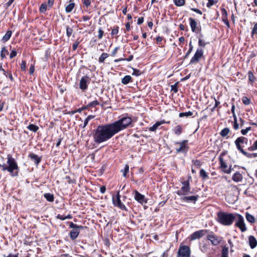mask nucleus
<instances>
[{
    "label": "nucleus",
    "mask_w": 257,
    "mask_h": 257,
    "mask_svg": "<svg viewBox=\"0 0 257 257\" xmlns=\"http://www.w3.org/2000/svg\"><path fill=\"white\" fill-rule=\"evenodd\" d=\"M115 135L110 123L99 125L94 130L93 141L95 143L99 144L107 141Z\"/></svg>",
    "instance_id": "1"
},
{
    "label": "nucleus",
    "mask_w": 257,
    "mask_h": 257,
    "mask_svg": "<svg viewBox=\"0 0 257 257\" xmlns=\"http://www.w3.org/2000/svg\"><path fill=\"white\" fill-rule=\"evenodd\" d=\"M133 121L132 118L127 114L119 116L118 119L113 122L110 123L115 134L129 127Z\"/></svg>",
    "instance_id": "2"
},
{
    "label": "nucleus",
    "mask_w": 257,
    "mask_h": 257,
    "mask_svg": "<svg viewBox=\"0 0 257 257\" xmlns=\"http://www.w3.org/2000/svg\"><path fill=\"white\" fill-rule=\"evenodd\" d=\"M218 221L223 225H231L235 218V214L224 212H219L217 214Z\"/></svg>",
    "instance_id": "3"
},
{
    "label": "nucleus",
    "mask_w": 257,
    "mask_h": 257,
    "mask_svg": "<svg viewBox=\"0 0 257 257\" xmlns=\"http://www.w3.org/2000/svg\"><path fill=\"white\" fill-rule=\"evenodd\" d=\"M69 227L73 229L70 232V237L72 239L74 240L78 236L80 232L79 229H83L84 226L78 225L71 222L69 224Z\"/></svg>",
    "instance_id": "4"
},
{
    "label": "nucleus",
    "mask_w": 257,
    "mask_h": 257,
    "mask_svg": "<svg viewBox=\"0 0 257 257\" xmlns=\"http://www.w3.org/2000/svg\"><path fill=\"white\" fill-rule=\"evenodd\" d=\"M182 186L179 190L177 192V194L180 196H184L188 194L190 191V186L188 180L184 181L182 182Z\"/></svg>",
    "instance_id": "5"
},
{
    "label": "nucleus",
    "mask_w": 257,
    "mask_h": 257,
    "mask_svg": "<svg viewBox=\"0 0 257 257\" xmlns=\"http://www.w3.org/2000/svg\"><path fill=\"white\" fill-rule=\"evenodd\" d=\"M203 57V50L202 48H198L196 50L194 56L191 58L189 64L198 63L200 59Z\"/></svg>",
    "instance_id": "6"
},
{
    "label": "nucleus",
    "mask_w": 257,
    "mask_h": 257,
    "mask_svg": "<svg viewBox=\"0 0 257 257\" xmlns=\"http://www.w3.org/2000/svg\"><path fill=\"white\" fill-rule=\"evenodd\" d=\"M7 163L9 165V166L8 167V171L11 173H12L14 170L18 169V166L17 163L15 159L13 158L12 156L10 155L8 156Z\"/></svg>",
    "instance_id": "7"
},
{
    "label": "nucleus",
    "mask_w": 257,
    "mask_h": 257,
    "mask_svg": "<svg viewBox=\"0 0 257 257\" xmlns=\"http://www.w3.org/2000/svg\"><path fill=\"white\" fill-rule=\"evenodd\" d=\"M236 216L237 218V220L235 223V226L238 227L242 232L245 231L247 228L243 216L239 214H236L235 217Z\"/></svg>",
    "instance_id": "8"
},
{
    "label": "nucleus",
    "mask_w": 257,
    "mask_h": 257,
    "mask_svg": "<svg viewBox=\"0 0 257 257\" xmlns=\"http://www.w3.org/2000/svg\"><path fill=\"white\" fill-rule=\"evenodd\" d=\"M112 202L113 205L120 208L122 210H126V208L125 206L121 202L120 200V195L119 194V191H118L117 193L116 196L115 197H113Z\"/></svg>",
    "instance_id": "9"
},
{
    "label": "nucleus",
    "mask_w": 257,
    "mask_h": 257,
    "mask_svg": "<svg viewBox=\"0 0 257 257\" xmlns=\"http://www.w3.org/2000/svg\"><path fill=\"white\" fill-rule=\"evenodd\" d=\"M178 257H190V249L189 247L186 245L180 246L178 252Z\"/></svg>",
    "instance_id": "10"
},
{
    "label": "nucleus",
    "mask_w": 257,
    "mask_h": 257,
    "mask_svg": "<svg viewBox=\"0 0 257 257\" xmlns=\"http://www.w3.org/2000/svg\"><path fill=\"white\" fill-rule=\"evenodd\" d=\"M90 82L89 76L86 75L81 78L79 82V88L82 91H85L88 88V85Z\"/></svg>",
    "instance_id": "11"
},
{
    "label": "nucleus",
    "mask_w": 257,
    "mask_h": 257,
    "mask_svg": "<svg viewBox=\"0 0 257 257\" xmlns=\"http://www.w3.org/2000/svg\"><path fill=\"white\" fill-rule=\"evenodd\" d=\"M219 161L220 164V168L222 169V171L226 174H230L232 170L231 166L228 167L227 165L224 161L221 155L219 157Z\"/></svg>",
    "instance_id": "12"
},
{
    "label": "nucleus",
    "mask_w": 257,
    "mask_h": 257,
    "mask_svg": "<svg viewBox=\"0 0 257 257\" xmlns=\"http://www.w3.org/2000/svg\"><path fill=\"white\" fill-rule=\"evenodd\" d=\"M207 233V230L205 229H202L200 230L196 231L193 232L190 235L191 240H195L196 239L200 238L202 236H204Z\"/></svg>",
    "instance_id": "13"
},
{
    "label": "nucleus",
    "mask_w": 257,
    "mask_h": 257,
    "mask_svg": "<svg viewBox=\"0 0 257 257\" xmlns=\"http://www.w3.org/2000/svg\"><path fill=\"white\" fill-rule=\"evenodd\" d=\"M187 142L188 141L185 140L181 142H177L176 144H179L180 147L176 149V152L177 153H185L187 151Z\"/></svg>",
    "instance_id": "14"
},
{
    "label": "nucleus",
    "mask_w": 257,
    "mask_h": 257,
    "mask_svg": "<svg viewBox=\"0 0 257 257\" xmlns=\"http://www.w3.org/2000/svg\"><path fill=\"white\" fill-rule=\"evenodd\" d=\"M134 193V198L139 203L143 204L147 202L144 195L141 194L137 190H135Z\"/></svg>",
    "instance_id": "15"
},
{
    "label": "nucleus",
    "mask_w": 257,
    "mask_h": 257,
    "mask_svg": "<svg viewBox=\"0 0 257 257\" xmlns=\"http://www.w3.org/2000/svg\"><path fill=\"white\" fill-rule=\"evenodd\" d=\"M199 197L198 195H193L190 196H182L180 199L183 202H186L188 203L192 202L195 203Z\"/></svg>",
    "instance_id": "16"
},
{
    "label": "nucleus",
    "mask_w": 257,
    "mask_h": 257,
    "mask_svg": "<svg viewBox=\"0 0 257 257\" xmlns=\"http://www.w3.org/2000/svg\"><path fill=\"white\" fill-rule=\"evenodd\" d=\"M207 239L209 240L214 245H218L221 241L220 237L214 234L208 235Z\"/></svg>",
    "instance_id": "17"
},
{
    "label": "nucleus",
    "mask_w": 257,
    "mask_h": 257,
    "mask_svg": "<svg viewBox=\"0 0 257 257\" xmlns=\"http://www.w3.org/2000/svg\"><path fill=\"white\" fill-rule=\"evenodd\" d=\"M248 244L251 249L255 248L257 246V240L253 235L248 236Z\"/></svg>",
    "instance_id": "18"
},
{
    "label": "nucleus",
    "mask_w": 257,
    "mask_h": 257,
    "mask_svg": "<svg viewBox=\"0 0 257 257\" xmlns=\"http://www.w3.org/2000/svg\"><path fill=\"white\" fill-rule=\"evenodd\" d=\"M29 157L37 165H38L41 161V158L39 157L38 155L30 153L29 155Z\"/></svg>",
    "instance_id": "19"
},
{
    "label": "nucleus",
    "mask_w": 257,
    "mask_h": 257,
    "mask_svg": "<svg viewBox=\"0 0 257 257\" xmlns=\"http://www.w3.org/2000/svg\"><path fill=\"white\" fill-rule=\"evenodd\" d=\"M242 175L239 172H236V173H235L232 177V180L235 182H241L242 180Z\"/></svg>",
    "instance_id": "20"
},
{
    "label": "nucleus",
    "mask_w": 257,
    "mask_h": 257,
    "mask_svg": "<svg viewBox=\"0 0 257 257\" xmlns=\"http://www.w3.org/2000/svg\"><path fill=\"white\" fill-rule=\"evenodd\" d=\"M190 25L191 28V30L193 32H196L197 29V23L196 21L193 18H189Z\"/></svg>",
    "instance_id": "21"
},
{
    "label": "nucleus",
    "mask_w": 257,
    "mask_h": 257,
    "mask_svg": "<svg viewBox=\"0 0 257 257\" xmlns=\"http://www.w3.org/2000/svg\"><path fill=\"white\" fill-rule=\"evenodd\" d=\"M165 122L164 120L159 121L156 122L152 126L149 128V130L151 132H155L161 124H164Z\"/></svg>",
    "instance_id": "22"
},
{
    "label": "nucleus",
    "mask_w": 257,
    "mask_h": 257,
    "mask_svg": "<svg viewBox=\"0 0 257 257\" xmlns=\"http://www.w3.org/2000/svg\"><path fill=\"white\" fill-rule=\"evenodd\" d=\"M69 4L65 7V11L67 13H70L73 10L75 4L72 1H69Z\"/></svg>",
    "instance_id": "23"
},
{
    "label": "nucleus",
    "mask_w": 257,
    "mask_h": 257,
    "mask_svg": "<svg viewBox=\"0 0 257 257\" xmlns=\"http://www.w3.org/2000/svg\"><path fill=\"white\" fill-rule=\"evenodd\" d=\"M131 82H132V78L130 75H125L121 79V83L124 85H126Z\"/></svg>",
    "instance_id": "24"
},
{
    "label": "nucleus",
    "mask_w": 257,
    "mask_h": 257,
    "mask_svg": "<svg viewBox=\"0 0 257 257\" xmlns=\"http://www.w3.org/2000/svg\"><path fill=\"white\" fill-rule=\"evenodd\" d=\"M199 174L200 176L202 178L203 180H206L209 178L208 174L203 169L200 170Z\"/></svg>",
    "instance_id": "25"
},
{
    "label": "nucleus",
    "mask_w": 257,
    "mask_h": 257,
    "mask_svg": "<svg viewBox=\"0 0 257 257\" xmlns=\"http://www.w3.org/2000/svg\"><path fill=\"white\" fill-rule=\"evenodd\" d=\"M245 217L246 220L251 223H253L255 222L254 217L248 212H246Z\"/></svg>",
    "instance_id": "26"
},
{
    "label": "nucleus",
    "mask_w": 257,
    "mask_h": 257,
    "mask_svg": "<svg viewBox=\"0 0 257 257\" xmlns=\"http://www.w3.org/2000/svg\"><path fill=\"white\" fill-rule=\"evenodd\" d=\"M248 79L250 83H253L255 81V77L251 71L248 72Z\"/></svg>",
    "instance_id": "27"
},
{
    "label": "nucleus",
    "mask_w": 257,
    "mask_h": 257,
    "mask_svg": "<svg viewBox=\"0 0 257 257\" xmlns=\"http://www.w3.org/2000/svg\"><path fill=\"white\" fill-rule=\"evenodd\" d=\"M173 131L176 135L179 136L182 133V127L181 125H178L174 127Z\"/></svg>",
    "instance_id": "28"
},
{
    "label": "nucleus",
    "mask_w": 257,
    "mask_h": 257,
    "mask_svg": "<svg viewBox=\"0 0 257 257\" xmlns=\"http://www.w3.org/2000/svg\"><path fill=\"white\" fill-rule=\"evenodd\" d=\"M12 34V33L11 31H8L3 38V41L4 42L8 41L10 39Z\"/></svg>",
    "instance_id": "29"
},
{
    "label": "nucleus",
    "mask_w": 257,
    "mask_h": 257,
    "mask_svg": "<svg viewBox=\"0 0 257 257\" xmlns=\"http://www.w3.org/2000/svg\"><path fill=\"white\" fill-rule=\"evenodd\" d=\"M228 247L226 246H224L222 247L221 257H228Z\"/></svg>",
    "instance_id": "30"
},
{
    "label": "nucleus",
    "mask_w": 257,
    "mask_h": 257,
    "mask_svg": "<svg viewBox=\"0 0 257 257\" xmlns=\"http://www.w3.org/2000/svg\"><path fill=\"white\" fill-rule=\"evenodd\" d=\"M9 52L7 50L5 47H3L2 48L1 51V57L2 59L5 58L7 55H8Z\"/></svg>",
    "instance_id": "31"
},
{
    "label": "nucleus",
    "mask_w": 257,
    "mask_h": 257,
    "mask_svg": "<svg viewBox=\"0 0 257 257\" xmlns=\"http://www.w3.org/2000/svg\"><path fill=\"white\" fill-rule=\"evenodd\" d=\"M27 128L33 132H36L38 130L39 127L35 124H30L27 126Z\"/></svg>",
    "instance_id": "32"
},
{
    "label": "nucleus",
    "mask_w": 257,
    "mask_h": 257,
    "mask_svg": "<svg viewBox=\"0 0 257 257\" xmlns=\"http://www.w3.org/2000/svg\"><path fill=\"white\" fill-rule=\"evenodd\" d=\"M44 197L49 202H53L54 201L53 195L51 193H45Z\"/></svg>",
    "instance_id": "33"
},
{
    "label": "nucleus",
    "mask_w": 257,
    "mask_h": 257,
    "mask_svg": "<svg viewBox=\"0 0 257 257\" xmlns=\"http://www.w3.org/2000/svg\"><path fill=\"white\" fill-rule=\"evenodd\" d=\"M229 129L228 127H225L220 132V135L222 137H225L229 134Z\"/></svg>",
    "instance_id": "34"
},
{
    "label": "nucleus",
    "mask_w": 257,
    "mask_h": 257,
    "mask_svg": "<svg viewBox=\"0 0 257 257\" xmlns=\"http://www.w3.org/2000/svg\"><path fill=\"white\" fill-rule=\"evenodd\" d=\"M247 139L243 137L238 138L235 141V144H243L246 143Z\"/></svg>",
    "instance_id": "35"
},
{
    "label": "nucleus",
    "mask_w": 257,
    "mask_h": 257,
    "mask_svg": "<svg viewBox=\"0 0 257 257\" xmlns=\"http://www.w3.org/2000/svg\"><path fill=\"white\" fill-rule=\"evenodd\" d=\"M109 56V55L106 53H103L100 57L99 58V62L100 63H103L105 59Z\"/></svg>",
    "instance_id": "36"
},
{
    "label": "nucleus",
    "mask_w": 257,
    "mask_h": 257,
    "mask_svg": "<svg viewBox=\"0 0 257 257\" xmlns=\"http://www.w3.org/2000/svg\"><path fill=\"white\" fill-rule=\"evenodd\" d=\"M193 115L192 111H189L188 112H181L179 113V116L182 117L184 116L188 117Z\"/></svg>",
    "instance_id": "37"
},
{
    "label": "nucleus",
    "mask_w": 257,
    "mask_h": 257,
    "mask_svg": "<svg viewBox=\"0 0 257 257\" xmlns=\"http://www.w3.org/2000/svg\"><path fill=\"white\" fill-rule=\"evenodd\" d=\"M174 2L176 6L178 7H181L185 4V0H174Z\"/></svg>",
    "instance_id": "38"
},
{
    "label": "nucleus",
    "mask_w": 257,
    "mask_h": 257,
    "mask_svg": "<svg viewBox=\"0 0 257 257\" xmlns=\"http://www.w3.org/2000/svg\"><path fill=\"white\" fill-rule=\"evenodd\" d=\"M73 29L69 26H66V35L68 37H70L73 33Z\"/></svg>",
    "instance_id": "39"
},
{
    "label": "nucleus",
    "mask_w": 257,
    "mask_h": 257,
    "mask_svg": "<svg viewBox=\"0 0 257 257\" xmlns=\"http://www.w3.org/2000/svg\"><path fill=\"white\" fill-rule=\"evenodd\" d=\"M242 101L245 105H248L250 103V99H249L246 96H243L242 98Z\"/></svg>",
    "instance_id": "40"
},
{
    "label": "nucleus",
    "mask_w": 257,
    "mask_h": 257,
    "mask_svg": "<svg viewBox=\"0 0 257 257\" xmlns=\"http://www.w3.org/2000/svg\"><path fill=\"white\" fill-rule=\"evenodd\" d=\"M47 10V5L45 3L41 4L40 7V12L42 13H44Z\"/></svg>",
    "instance_id": "41"
},
{
    "label": "nucleus",
    "mask_w": 257,
    "mask_h": 257,
    "mask_svg": "<svg viewBox=\"0 0 257 257\" xmlns=\"http://www.w3.org/2000/svg\"><path fill=\"white\" fill-rule=\"evenodd\" d=\"M129 171V166L128 165H125L124 168L123 170H121V172L123 173V176L125 177L126 176V174Z\"/></svg>",
    "instance_id": "42"
},
{
    "label": "nucleus",
    "mask_w": 257,
    "mask_h": 257,
    "mask_svg": "<svg viewBox=\"0 0 257 257\" xmlns=\"http://www.w3.org/2000/svg\"><path fill=\"white\" fill-rule=\"evenodd\" d=\"M208 2L206 4L207 7L210 8L213 5L216 3L217 2L214 0H208Z\"/></svg>",
    "instance_id": "43"
},
{
    "label": "nucleus",
    "mask_w": 257,
    "mask_h": 257,
    "mask_svg": "<svg viewBox=\"0 0 257 257\" xmlns=\"http://www.w3.org/2000/svg\"><path fill=\"white\" fill-rule=\"evenodd\" d=\"M192 50H193V46L192 45L191 42H190L189 43V49L185 56V58H187L189 55V54L192 52Z\"/></svg>",
    "instance_id": "44"
},
{
    "label": "nucleus",
    "mask_w": 257,
    "mask_h": 257,
    "mask_svg": "<svg viewBox=\"0 0 257 257\" xmlns=\"http://www.w3.org/2000/svg\"><path fill=\"white\" fill-rule=\"evenodd\" d=\"M133 59V56L131 55L129 56V57L128 58H127L126 59L121 58V59H115V60H114V61L115 62H118L119 61H122V60H126L127 61H130L132 60Z\"/></svg>",
    "instance_id": "45"
},
{
    "label": "nucleus",
    "mask_w": 257,
    "mask_h": 257,
    "mask_svg": "<svg viewBox=\"0 0 257 257\" xmlns=\"http://www.w3.org/2000/svg\"><path fill=\"white\" fill-rule=\"evenodd\" d=\"M171 90L173 91L174 93H177L178 92V87H177V83H175L174 85H171Z\"/></svg>",
    "instance_id": "46"
},
{
    "label": "nucleus",
    "mask_w": 257,
    "mask_h": 257,
    "mask_svg": "<svg viewBox=\"0 0 257 257\" xmlns=\"http://www.w3.org/2000/svg\"><path fill=\"white\" fill-rule=\"evenodd\" d=\"M256 33H257V23H255L254 25V26H253V29L251 32V37H253V36Z\"/></svg>",
    "instance_id": "47"
},
{
    "label": "nucleus",
    "mask_w": 257,
    "mask_h": 257,
    "mask_svg": "<svg viewBox=\"0 0 257 257\" xmlns=\"http://www.w3.org/2000/svg\"><path fill=\"white\" fill-rule=\"evenodd\" d=\"M221 11L222 14V18H227V12L226 10L225 9L222 8L221 9Z\"/></svg>",
    "instance_id": "48"
},
{
    "label": "nucleus",
    "mask_w": 257,
    "mask_h": 257,
    "mask_svg": "<svg viewBox=\"0 0 257 257\" xmlns=\"http://www.w3.org/2000/svg\"><path fill=\"white\" fill-rule=\"evenodd\" d=\"M99 104V102L97 100H94V101H93L92 102L89 103V104H88L87 106L89 108L90 107L96 106L97 105H98Z\"/></svg>",
    "instance_id": "49"
},
{
    "label": "nucleus",
    "mask_w": 257,
    "mask_h": 257,
    "mask_svg": "<svg viewBox=\"0 0 257 257\" xmlns=\"http://www.w3.org/2000/svg\"><path fill=\"white\" fill-rule=\"evenodd\" d=\"M118 27H114L112 30L111 34V35L114 36V35H117L118 34Z\"/></svg>",
    "instance_id": "50"
},
{
    "label": "nucleus",
    "mask_w": 257,
    "mask_h": 257,
    "mask_svg": "<svg viewBox=\"0 0 257 257\" xmlns=\"http://www.w3.org/2000/svg\"><path fill=\"white\" fill-rule=\"evenodd\" d=\"M235 145L239 151H240L243 154H246V153L243 151L242 147L241 146L240 143L235 144Z\"/></svg>",
    "instance_id": "51"
},
{
    "label": "nucleus",
    "mask_w": 257,
    "mask_h": 257,
    "mask_svg": "<svg viewBox=\"0 0 257 257\" xmlns=\"http://www.w3.org/2000/svg\"><path fill=\"white\" fill-rule=\"evenodd\" d=\"M103 34H104V32L103 31L102 29L101 28H100L98 30V38L99 39H102Z\"/></svg>",
    "instance_id": "52"
},
{
    "label": "nucleus",
    "mask_w": 257,
    "mask_h": 257,
    "mask_svg": "<svg viewBox=\"0 0 257 257\" xmlns=\"http://www.w3.org/2000/svg\"><path fill=\"white\" fill-rule=\"evenodd\" d=\"M141 74V71L137 69H133L132 74L137 76L140 75Z\"/></svg>",
    "instance_id": "53"
},
{
    "label": "nucleus",
    "mask_w": 257,
    "mask_h": 257,
    "mask_svg": "<svg viewBox=\"0 0 257 257\" xmlns=\"http://www.w3.org/2000/svg\"><path fill=\"white\" fill-rule=\"evenodd\" d=\"M207 43L205 42L203 40L199 39L198 40V45L200 47H204Z\"/></svg>",
    "instance_id": "54"
},
{
    "label": "nucleus",
    "mask_w": 257,
    "mask_h": 257,
    "mask_svg": "<svg viewBox=\"0 0 257 257\" xmlns=\"http://www.w3.org/2000/svg\"><path fill=\"white\" fill-rule=\"evenodd\" d=\"M251 130V127H247L245 129H243L241 131V133L243 135H246L249 131Z\"/></svg>",
    "instance_id": "55"
},
{
    "label": "nucleus",
    "mask_w": 257,
    "mask_h": 257,
    "mask_svg": "<svg viewBox=\"0 0 257 257\" xmlns=\"http://www.w3.org/2000/svg\"><path fill=\"white\" fill-rule=\"evenodd\" d=\"M88 122H89V121L86 118L84 120L83 123L81 124L80 125V127H82L83 128H84L87 126V125L88 124Z\"/></svg>",
    "instance_id": "56"
},
{
    "label": "nucleus",
    "mask_w": 257,
    "mask_h": 257,
    "mask_svg": "<svg viewBox=\"0 0 257 257\" xmlns=\"http://www.w3.org/2000/svg\"><path fill=\"white\" fill-rule=\"evenodd\" d=\"M222 20L223 22L224 23V24L226 25L227 28H229L230 27V24H229V23L227 18H222Z\"/></svg>",
    "instance_id": "57"
},
{
    "label": "nucleus",
    "mask_w": 257,
    "mask_h": 257,
    "mask_svg": "<svg viewBox=\"0 0 257 257\" xmlns=\"http://www.w3.org/2000/svg\"><path fill=\"white\" fill-rule=\"evenodd\" d=\"M257 150V140L254 143L251 147L250 148V150L254 151Z\"/></svg>",
    "instance_id": "58"
},
{
    "label": "nucleus",
    "mask_w": 257,
    "mask_h": 257,
    "mask_svg": "<svg viewBox=\"0 0 257 257\" xmlns=\"http://www.w3.org/2000/svg\"><path fill=\"white\" fill-rule=\"evenodd\" d=\"M26 68V62L23 61L21 65V69L22 71H25Z\"/></svg>",
    "instance_id": "59"
},
{
    "label": "nucleus",
    "mask_w": 257,
    "mask_h": 257,
    "mask_svg": "<svg viewBox=\"0 0 257 257\" xmlns=\"http://www.w3.org/2000/svg\"><path fill=\"white\" fill-rule=\"evenodd\" d=\"M17 55V52L15 50H13L10 54V57L11 59L15 57Z\"/></svg>",
    "instance_id": "60"
},
{
    "label": "nucleus",
    "mask_w": 257,
    "mask_h": 257,
    "mask_svg": "<svg viewBox=\"0 0 257 257\" xmlns=\"http://www.w3.org/2000/svg\"><path fill=\"white\" fill-rule=\"evenodd\" d=\"M88 108V107L87 106V105L85 106L79 108L78 109L76 110V111L80 113L82 110L87 109Z\"/></svg>",
    "instance_id": "61"
},
{
    "label": "nucleus",
    "mask_w": 257,
    "mask_h": 257,
    "mask_svg": "<svg viewBox=\"0 0 257 257\" xmlns=\"http://www.w3.org/2000/svg\"><path fill=\"white\" fill-rule=\"evenodd\" d=\"M193 164L197 167H200L201 166V162L199 160H196L194 161H193Z\"/></svg>",
    "instance_id": "62"
},
{
    "label": "nucleus",
    "mask_w": 257,
    "mask_h": 257,
    "mask_svg": "<svg viewBox=\"0 0 257 257\" xmlns=\"http://www.w3.org/2000/svg\"><path fill=\"white\" fill-rule=\"evenodd\" d=\"M191 10L193 11V12H196V13H197L198 14H200V15H202V12L200 10H199V9H198L192 8H191Z\"/></svg>",
    "instance_id": "63"
},
{
    "label": "nucleus",
    "mask_w": 257,
    "mask_h": 257,
    "mask_svg": "<svg viewBox=\"0 0 257 257\" xmlns=\"http://www.w3.org/2000/svg\"><path fill=\"white\" fill-rule=\"evenodd\" d=\"M83 3L86 7H88L90 5L91 1L90 0H84Z\"/></svg>",
    "instance_id": "64"
}]
</instances>
